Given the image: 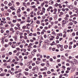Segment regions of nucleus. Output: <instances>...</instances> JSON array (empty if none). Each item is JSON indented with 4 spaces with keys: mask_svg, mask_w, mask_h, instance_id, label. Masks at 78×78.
<instances>
[{
    "mask_svg": "<svg viewBox=\"0 0 78 78\" xmlns=\"http://www.w3.org/2000/svg\"><path fill=\"white\" fill-rule=\"evenodd\" d=\"M66 23H67V22L64 20H63V21H62V27H63V26H64V25H65V24H66Z\"/></svg>",
    "mask_w": 78,
    "mask_h": 78,
    "instance_id": "nucleus-1",
    "label": "nucleus"
},
{
    "mask_svg": "<svg viewBox=\"0 0 78 78\" xmlns=\"http://www.w3.org/2000/svg\"><path fill=\"white\" fill-rule=\"evenodd\" d=\"M48 39H50V38H51V37H53V38H54L53 37V36H51V34H49L48 35Z\"/></svg>",
    "mask_w": 78,
    "mask_h": 78,
    "instance_id": "nucleus-2",
    "label": "nucleus"
},
{
    "mask_svg": "<svg viewBox=\"0 0 78 78\" xmlns=\"http://www.w3.org/2000/svg\"><path fill=\"white\" fill-rule=\"evenodd\" d=\"M48 3L49 5H53L54 3V2L52 1H50L48 2Z\"/></svg>",
    "mask_w": 78,
    "mask_h": 78,
    "instance_id": "nucleus-3",
    "label": "nucleus"
},
{
    "mask_svg": "<svg viewBox=\"0 0 78 78\" xmlns=\"http://www.w3.org/2000/svg\"><path fill=\"white\" fill-rule=\"evenodd\" d=\"M69 8L70 9H73V6L72 5H69Z\"/></svg>",
    "mask_w": 78,
    "mask_h": 78,
    "instance_id": "nucleus-4",
    "label": "nucleus"
},
{
    "mask_svg": "<svg viewBox=\"0 0 78 78\" xmlns=\"http://www.w3.org/2000/svg\"><path fill=\"white\" fill-rule=\"evenodd\" d=\"M36 23L37 24H40L41 23V22L39 20H37L36 21Z\"/></svg>",
    "mask_w": 78,
    "mask_h": 78,
    "instance_id": "nucleus-5",
    "label": "nucleus"
},
{
    "mask_svg": "<svg viewBox=\"0 0 78 78\" xmlns=\"http://www.w3.org/2000/svg\"><path fill=\"white\" fill-rule=\"evenodd\" d=\"M2 41H1V43L2 44H4L5 43V42L4 41V38H2L1 39Z\"/></svg>",
    "mask_w": 78,
    "mask_h": 78,
    "instance_id": "nucleus-6",
    "label": "nucleus"
},
{
    "mask_svg": "<svg viewBox=\"0 0 78 78\" xmlns=\"http://www.w3.org/2000/svg\"><path fill=\"white\" fill-rule=\"evenodd\" d=\"M42 12L43 11V12H44V13H45V9L44 8V7H43L42 8Z\"/></svg>",
    "mask_w": 78,
    "mask_h": 78,
    "instance_id": "nucleus-7",
    "label": "nucleus"
},
{
    "mask_svg": "<svg viewBox=\"0 0 78 78\" xmlns=\"http://www.w3.org/2000/svg\"><path fill=\"white\" fill-rule=\"evenodd\" d=\"M20 12H21V10H20V9H18L17 10V13L19 12V13H20Z\"/></svg>",
    "mask_w": 78,
    "mask_h": 78,
    "instance_id": "nucleus-8",
    "label": "nucleus"
},
{
    "mask_svg": "<svg viewBox=\"0 0 78 78\" xmlns=\"http://www.w3.org/2000/svg\"><path fill=\"white\" fill-rule=\"evenodd\" d=\"M46 46H43L42 47L43 49L44 50H46Z\"/></svg>",
    "mask_w": 78,
    "mask_h": 78,
    "instance_id": "nucleus-9",
    "label": "nucleus"
},
{
    "mask_svg": "<svg viewBox=\"0 0 78 78\" xmlns=\"http://www.w3.org/2000/svg\"><path fill=\"white\" fill-rule=\"evenodd\" d=\"M43 75H44V76H47V75L46 74V73L45 72H43Z\"/></svg>",
    "mask_w": 78,
    "mask_h": 78,
    "instance_id": "nucleus-10",
    "label": "nucleus"
},
{
    "mask_svg": "<svg viewBox=\"0 0 78 78\" xmlns=\"http://www.w3.org/2000/svg\"><path fill=\"white\" fill-rule=\"evenodd\" d=\"M69 26H71L72 25H73V23L72 22H70L69 23Z\"/></svg>",
    "mask_w": 78,
    "mask_h": 78,
    "instance_id": "nucleus-11",
    "label": "nucleus"
},
{
    "mask_svg": "<svg viewBox=\"0 0 78 78\" xmlns=\"http://www.w3.org/2000/svg\"><path fill=\"white\" fill-rule=\"evenodd\" d=\"M58 35L59 36H61V37H62V34H58Z\"/></svg>",
    "mask_w": 78,
    "mask_h": 78,
    "instance_id": "nucleus-12",
    "label": "nucleus"
},
{
    "mask_svg": "<svg viewBox=\"0 0 78 78\" xmlns=\"http://www.w3.org/2000/svg\"><path fill=\"white\" fill-rule=\"evenodd\" d=\"M53 37L54 38H53V37H51V38L49 39V40L50 41H53V39H55V37Z\"/></svg>",
    "mask_w": 78,
    "mask_h": 78,
    "instance_id": "nucleus-13",
    "label": "nucleus"
},
{
    "mask_svg": "<svg viewBox=\"0 0 78 78\" xmlns=\"http://www.w3.org/2000/svg\"><path fill=\"white\" fill-rule=\"evenodd\" d=\"M26 22L28 23H30V22H31V20H27Z\"/></svg>",
    "mask_w": 78,
    "mask_h": 78,
    "instance_id": "nucleus-14",
    "label": "nucleus"
},
{
    "mask_svg": "<svg viewBox=\"0 0 78 78\" xmlns=\"http://www.w3.org/2000/svg\"><path fill=\"white\" fill-rule=\"evenodd\" d=\"M2 20L4 22H6V19H5V18H2Z\"/></svg>",
    "mask_w": 78,
    "mask_h": 78,
    "instance_id": "nucleus-15",
    "label": "nucleus"
},
{
    "mask_svg": "<svg viewBox=\"0 0 78 78\" xmlns=\"http://www.w3.org/2000/svg\"><path fill=\"white\" fill-rule=\"evenodd\" d=\"M1 23H3L4 24H5V23H6V22L5 21V22H4L3 20H2L1 21Z\"/></svg>",
    "mask_w": 78,
    "mask_h": 78,
    "instance_id": "nucleus-16",
    "label": "nucleus"
},
{
    "mask_svg": "<svg viewBox=\"0 0 78 78\" xmlns=\"http://www.w3.org/2000/svg\"><path fill=\"white\" fill-rule=\"evenodd\" d=\"M67 47H68V45H65L64 46V48H65L66 49L67 48Z\"/></svg>",
    "mask_w": 78,
    "mask_h": 78,
    "instance_id": "nucleus-17",
    "label": "nucleus"
},
{
    "mask_svg": "<svg viewBox=\"0 0 78 78\" xmlns=\"http://www.w3.org/2000/svg\"><path fill=\"white\" fill-rule=\"evenodd\" d=\"M31 54L33 56H34L35 55V53L33 52V51H32L31 53Z\"/></svg>",
    "mask_w": 78,
    "mask_h": 78,
    "instance_id": "nucleus-18",
    "label": "nucleus"
},
{
    "mask_svg": "<svg viewBox=\"0 0 78 78\" xmlns=\"http://www.w3.org/2000/svg\"><path fill=\"white\" fill-rule=\"evenodd\" d=\"M55 41H54L52 42V44H50V45H51L52 46V45H55Z\"/></svg>",
    "mask_w": 78,
    "mask_h": 78,
    "instance_id": "nucleus-19",
    "label": "nucleus"
},
{
    "mask_svg": "<svg viewBox=\"0 0 78 78\" xmlns=\"http://www.w3.org/2000/svg\"><path fill=\"white\" fill-rule=\"evenodd\" d=\"M9 46V45L7 44H5L4 45V47L5 48H6L7 47H8Z\"/></svg>",
    "mask_w": 78,
    "mask_h": 78,
    "instance_id": "nucleus-20",
    "label": "nucleus"
},
{
    "mask_svg": "<svg viewBox=\"0 0 78 78\" xmlns=\"http://www.w3.org/2000/svg\"><path fill=\"white\" fill-rule=\"evenodd\" d=\"M45 65V64L44 63H42L41 64V65L42 67H44V66Z\"/></svg>",
    "mask_w": 78,
    "mask_h": 78,
    "instance_id": "nucleus-21",
    "label": "nucleus"
},
{
    "mask_svg": "<svg viewBox=\"0 0 78 78\" xmlns=\"http://www.w3.org/2000/svg\"><path fill=\"white\" fill-rule=\"evenodd\" d=\"M36 2H37V5H39V4H40V2H39V0H38Z\"/></svg>",
    "mask_w": 78,
    "mask_h": 78,
    "instance_id": "nucleus-22",
    "label": "nucleus"
},
{
    "mask_svg": "<svg viewBox=\"0 0 78 78\" xmlns=\"http://www.w3.org/2000/svg\"><path fill=\"white\" fill-rule=\"evenodd\" d=\"M5 42H7L8 41V39L7 38H5L4 40Z\"/></svg>",
    "mask_w": 78,
    "mask_h": 78,
    "instance_id": "nucleus-23",
    "label": "nucleus"
},
{
    "mask_svg": "<svg viewBox=\"0 0 78 78\" xmlns=\"http://www.w3.org/2000/svg\"><path fill=\"white\" fill-rule=\"evenodd\" d=\"M23 14H25V16H27L26 14H27V12L26 11H24V12H23Z\"/></svg>",
    "mask_w": 78,
    "mask_h": 78,
    "instance_id": "nucleus-24",
    "label": "nucleus"
},
{
    "mask_svg": "<svg viewBox=\"0 0 78 78\" xmlns=\"http://www.w3.org/2000/svg\"><path fill=\"white\" fill-rule=\"evenodd\" d=\"M12 47L13 48H15V47H16V45H15V44H12Z\"/></svg>",
    "mask_w": 78,
    "mask_h": 78,
    "instance_id": "nucleus-25",
    "label": "nucleus"
},
{
    "mask_svg": "<svg viewBox=\"0 0 78 78\" xmlns=\"http://www.w3.org/2000/svg\"><path fill=\"white\" fill-rule=\"evenodd\" d=\"M17 50L18 51H20V48H16Z\"/></svg>",
    "mask_w": 78,
    "mask_h": 78,
    "instance_id": "nucleus-26",
    "label": "nucleus"
},
{
    "mask_svg": "<svg viewBox=\"0 0 78 78\" xmlns=\"http://www.w3.org/2000/svg\"><path fill=\"white\" fill-rule=\"evenodd\" d=\"M24 74L25 75H28L29 73L28 72H25L24 73Z\"/></svg>",
    "mask_w": 78,
    "mask_h": 78,
    "instance_id": "nucleus-27",
    "label": "nucleus"
},
{
    "mask_svg": "<svg viewBox=\"0 0 78 78\" xmlns=\"http://www.w3.org/2000/svg\"><path fill=\"white\" fill-rule=\"evenodd\" d=\"M77 4V2L76 1H75L74 2V5L75 6H76Z\"/></svg>",
    "mask_w": 78,
    "mask_h": 78,
    "instance_id": "nucleus-28",
    "label": "nucleus"
},
{
    "mask_svg": "<svg viewBox=\"0 0 78 78\" xmlns=\"http://www.w3.org/2000/svg\"><path fill=\"white\" fill-rule=\"evenodd\" d=\"M55 6H56V7H58V3H56L55 5Z\"/></svg>",
    "mask_w": 78,
    "mask_h": 78,
    "instance_id": "nucleus-29",
    "label": "nucleus"
},
{
    "mask_svg": "<svg viewBox=\"0 0 78 78\" xmlns=\"http://www.w3.org/2000/svg\"><path fill=\"white\" fill-rule=\"evenodd\" d=\"M45 70V68H42L40 69V71H44V70Z\"/></svg>",
    "mask_w": 78,
    "mask_h": 78,
    "instance_id": "nucleus-30",
    "label": "nucleus"
},
{
    "mask_svg": "<svg viewBox=\"0 0 78 78\" xmlns=\"http://www.w3.org/2000/svg\"><path fill=\"white\" fill-rule=\"evenodd\" d=\"M0 76H5V74H0Z\"/></svg>",
    "mask_w": 78,
    "mask_h": 78,
    "instance_id": "nucleus-31",
    "label": "nucleus"
},
{
    "mask_svg": "<svg viewBox=\"0 0 78 78\" xmlns=\"http://www.w3.org/2000/svg\"><path fill=\"white\" fill-rule=\"evenodd\" d=\"M38 9L40 10V9H42V8L41 7V6H38Z\"/></svg>",
    "mask_w": 78,
    "mask_h": 78,
    "instance_id": "nucleus-32",
    "label": "nucleus"
},
{
    "mask_svg": "<svg viewBox=\"0 0 78 78\" xmlns=\"http://www.w3.org/2000/svg\"><path fill=\"white\" fill-rule=\"evenodd\" d=\"M36 63L37 64H39V61H36Z\"/></svg>",
    "mask_w": 78,
    "mask_h": 78,
    "instance_id": "nucleus-33",
    "label": "nucleus"
},
{
    "mask_svg": "<svg viewBox=\"0 0 78 78\" xmlns=\"http://www.w3.org/2000/svg\"><path fill=\"white\" fill-rule=\"evenodd\" d=\"M16 3L17 5V6H19V5H20V3L19 2H17Z\"/></svg>",
    "mask_w": 78,
    "mask_h": 78,
    "instance_id": "nucleus-34",
    "label": "nucleus"
},
{
    "mask_svg": "<svg viewBox=\"0 0 78 78\" xmlns=\"http://www.w3.org/2000/svg\"><path fill=\"white\" fill-rule=\"evenodd\" d=\"M24 22H25V21H22L20 22V23L22 24V23H24Z\"/></svg>",
    "mask_w": 78,
    "mask_h": 78,
    "instance_id": "nucleus-35",
    "label": "nucleus"
},
{
    "mask_svg": "<svg viewBox=\"0 0 78 78\" xmlns=\"http://www.w3.org/2000/svg\"><path fill=\"white\" fill-rule=\"evenodd\" d=\"M16 26H17V27H18V28H20V24H17L16 25Z\"/></svg>",
    "mask_w": 78,
    "mask_h": 78,
    "instance_id": "nucleus-36",
    "label": "nucleus"
},
{
    "mask_svg": "<svg viewBox=\"0 0 78 78\" xmlns=\"http://www.w3.org/2000/svg\"><path fill=\"white\" fill-rule=\"evenodd\" d=\"M20 48H23V44H21L20 45Z\"/></svg>",
    "mask_w": 78,
    "mask_h": 78,
    "instance_id": "nucleus-37",
    "label": "nucleus"
},
{
    "mask_svg": "<svg viewBox=\"0 0 78 78\" xmlns=\"http://www.w3.org/2000/svg\"><path fill=\"white\" fill-rule=\"evenodd\" d=\"M8 5L9 6H10L12 5V3H11V2H9L8 4Z\"/></svg>",
    "mask_w": 78,
    "mask_h": 78,
    "instance_id": "nucleus-38",
    "label": "nucleus"
},
{
    "mask_svg": "<svg viewBox=\"0 0 78 78\" xmlns=\"http://www.w3.org/2000/svg\"><path fill=\"white\" fill-rule=\"evenodd\" d=\"M41 25H42V26H43V27H44V26H45V23H41Z\"/></svg>",
    "mask_w": 78,
    "mask_h": 78,
    "instance_id": "nucleus-39",
    "label": "nucleus"
},
{
    "mask_svg": "<svg viewBox=\"0 0 78 78\" xmlns=\"http://www.w3.org/2000/svg\"><path fill=\"white\" fill-rule=\"evenodd\" d=\"M60 50V51H63V50H64V48H63V47H62L61 48Z\"/></svg>",
    "mask_w": 78,
    "mask_h": 78,
    "instance_id": "nucleus-40",
    "label": "nucleus"
},
{
    "mask_svg": "<svg viewBox=\"0 0 78 78\" xmlns=\"http://www.w3.org/2000/svg\"><path fill=\"white\" fill-rule=\"evenodd\" d=\"M4 3L5 4V5H7V4H8V2L7 1H5L4 2Z\"/></svg>",
    "mask_w": 78,
    "mask_h": 78,
    "instance_id": "nucleus-41",
    "label": "nucleus"
},
{
    "mask_svg": "<svg viewBox=\"0 0 78 78\" xmlns=\"http://www.w3.org/2000/svg\"><path fill=\"white\" fill-rule=\"evenodd\" d=\"M16 20H12V22H13V23H16Z\"/></svg>",
    "mask_w": 78,
    "mask_h": 78,
    "instance_id": "nucleus-42",
    "label": "nucleus"
},
{
    "mask_svg": "<svg viewBox=\"0 0 78 78\" xmlns=\"http://www.w3.org/2000/svg\"><path fill=\"white\" fill-rule=\"evenodd\" d=\"M26 27H27V26H23V27L22 28H23V29L24 30V29H25V28H26Z\"/></svg>",
    "mask_w": 78,
    "mask_h": 78,
    "instance_id": "nucleus-43",
    "label": "nucleus"
},
{
    "mask_svg": "<svg viewBox=\"0 0 78 78\" xmlns=\"http://www.w3.org/2000/svg\"><path fill=\"white\" fill-rule=\"evenodd\" d=\"M28 54H29V53L28 52H27L25 54V55L26 56H27L28 55Z\"/></svg>",
    "mask_w": 78,
    "mask_h": 78,
    "instance_id": "nucleus-44",
    "label": "nucleus"
},
{
    "mask_svg": "<svg viewBox=\"0 0 78 78\" xmlns=\"http://www.w3.org/2000/svg\"><path fill=\"white\" fill-rule=\"evenodd\" d=\"M7 19L8 20H10L11 18H10V17H7Z\"/></svg>",
    "mask_w": 78,
    "mask_h": 78,
    "instance_id": "nucleus-45",
    "label": "nucleus"
},
{
    "mask_svg": "<svg viewBox=\"0 0 78 78\" xmlns=\"http://www.w3.org/2000/svg\"><path fill=\"white\" fill-rule=\"evenodd\" d=\"M72 35L73 36H75V32L72 33Z\"/></svg>",
    "mask_w": 78,
    "mask_h": 78,
    "instance_id": "nucleus-46",
    "label": "nucleus"
},
{
    "mask_svg": "<svg viewBox=\"0 0 78 78\" xmlns=\"http://www.w3.org/2000/svg\"><path fill=\"white\" fill-rule=\"evenodd\" d=\"M28 68L29 69H32V66H29Z\"/></svg>",
    "mask_w": 78,
    "mask_h": 78,
    "instance_id": "nucleus-47",
    "label": "nucleus"
},
{
    "mask_svg": "<svg viewBox=\"0 0 78 78\" xmlns=\"http://www.w3.org/2000/svg\"><path fill=\"white\" fill-rule=\"evenodd\" d=\"M75 10H76V13H77V14H78V9H75Z\"/></svg>",
    "mask_w": 78,
    "mask_h": 78,
    "instance_id": "nucleus-48",
    "label": "nucleus"
},
{
    "mask_svg": "<svg viewBox=\"0 0 78 78\" xmlns=\"http://www.w3.org/2000/svg\"><path fill=\"white\" fill-rule=\"evenodd\" d=\"M14 26V24L12 23L10 24V27H13Z\"/></svg>",
    "mask_w": 78,
    "mask_h": 78,
    "instance_id": "nucleus-49",
    "label": "nucleus"
},
{
    "mask_svg": "<svg viewBox=\"0 0 78 78\" xmlns=\"http://www.w3.org/2000/svg\"><path fill=\"white\" fill-rule=\"evenodd\" d=\"M8 12H11V10L10 9H8Z\"/></svg>",
    "mask_w": 78,
    "mask_h": 78,
    "instance_id": "nucleus-50",
    "label": "nucleus"
},
{
    "mask_svg": "<svg viewBox=\"0 0 78 78\" xmlns=\"http://www.w3.org/2000/svg\"><path fill=\"white\" fill-rule=\"evenodd\" d=\"M69 14L70 15H72V12L71 11H69Z\"/></svg>",
    "mask_w": 78,
    "mask_h": 78,
    "instance_id": "nucleus-51",
    "label": "nucleus"
},
{
    "mask_svg": "<svg viewBox=\"0 0 78 78\" xmlns=\"http://www.w3.org/2000/svg\"><path fill=\"white\" fill-rule=\"evenodd\" d=\"M37 15H39L40 14V11H38L37 12Z\"/></svg>",
    "mask_w": 78,
    "mask_h": 78,
    "instance_id": "nucleus-52",
    "label": "nucleus"
},
{
    "mask_svg": "<svg viewBox=\"0 0 78 78\" xmlns=\"http://www.w3.org/2000/svg\"><path fill=\"white\" fill-rule=\"evenodd\" d=\"M1 10L2 11H4L5 9H4V8H2L1 9Z\"/></svg>",
    "mask_w": 78,
    "mask_h": 78,
    "instance_id": "nucleus-53",
    "label": "nucleus"
},
{
    "mask_svg": "<svg viewBox=\"0 0 78 78\" xmlns=\"http://www.w3.org/2000/svg\"><path fill=\"white\" fill-rule=\"evenodd\" d=\"M22 19L23 20H25V17L24 16L22 17Z\"/></svg>",
    "mask_w": 78,
    "mask_h": 78,
    "instance_id": "nucleus-54",
    "label": "nucleus"
},
{
    "mask_svg": "<svg viewBox=\"0 0 78 78\" xmlns=\"http://www.w3.org/2000/svg\"><path fill=\"white\" fill-rule=\"evenodd\" d=\"M64 19L66 21H67V20H68V18L67 17H65Z\"/></svg>",
    "mask_w": 78,
    "mask_h": 78,
    "instance_id": "nucleus-55",
    "label": "nucleus"
},
{
    "mask_svg": "<svg viewBox=\"0 0 78 78\" xmlns=\"http://www.w3.org/2000/svg\"><path fill=\"white\" fill-rule=\"evenodd\" d=\"M29 36H33V33H30V34H29Z\"/></svg>",
    "mask_w": 78,
    "mask_h": 78,
    "instance_id": "nucleus-56",
    "label": "nucleus"
},
{
    "mask_svg": "<svg viewBox=\"0 0 78 78\" xmlns=\"http://www.w3.org/2000/svg\"><path fill=\"white\" fill-rule=\"evenodd\" d=\"M5 28H8V27H9L8 25L6 24V25H5Z\"/></svg>",
    "mask_w": 78,
    "mask_h": 78,
    "instance_id": "nucleus-57",
    "label": "nucleus"
},
{
    "mask_svg": "<svg viewBox=\"0 0 78 78\" xmlns=\"http://www.w3.org/2000/svg\"><path fill=\"white\" fill-rule=\"evenodd\" d=\"M1 33H4V31H3V30L2 29L1 30Z\"/></svg>",
    "mask_w": 78,
    "mask_h": 78,
    "instance_id": "nucleus-58",
    "label": "nucleus"
},
{
    "mask_svg": "<svg viewBox=\"0 0 78 78\" xmlns=\"http://www.w3.org/2000/svg\"><path fill=\"white\" fill-rule=\"evenodd\" d=\"M62 11H66V9H65L62 8Z\"/></svg>",
    "mask_w": 78,
    "mask_h": 78,
    "instance_id": "nucleus-59",
    "label": "nucleus"
},
{
    "mask_svg": "<svg viewBox=\"0 0 78 78\" xmlns=\"http://www.w3.org/2000/svg\"><path fill=\"white\" fill-rule=\"evenodd\" d=\"M44 29L47 30H48V27H45L44 28Z\"/></svg>",
    "mask_w": 78,
    "mask_h": 78,
    "instance_id": "nucleus-60",
    "label": "nucleus"
},
{
    "mask_svg": "<svg viewBox=\"0 0 78 78\" xmlns=\"http://www.w3.org/2000/svg\"><path fill=\"white\" fill-rule=\"evenodd\" d=\"M4 8L5 9H8V6H5Z\"/></svg>",
    "mask_w": 78,
    "mask_h": 78,
    "instance_id": "nucleus-61",
    "label": "nucleus"
},
{
    "mask_svg": "<svg viewBox=\"0 0 78 78\" xmlns=\"http://www.w3.org/2000/svg\"><path fill=\"white\" fill-rule=\"evenodd\" d=\"M33 47L35 48H37V45H35L33 46Z\"/></svg>",
    "mask_w": 78,
    "mask_h": 78,
    "instance_id": "nucleus-62",
    "label": "nucleus"
},
{
    "mask_svg": "<svg viewBox=\"0 0 78 78\" xmlns=\"http://www.w3.org/2000/svg\"><path fill=\"white\" fill-rule=\"evenodd\" d=\"M4 6V4L3 3H2L1 4V6H2V7H3V6Z\"/></svg>",
    "mask_w": 78,
    "mask_h": 78,
    "instance_id": "nucleus-63",
    "label": "nucleus"
},
{
    "mask_svg": "<svg viewBox=\"0 0 78 78\" xmlns=\"http://www.w3.org/2000/svg\"><path fill=\"white\" fill-rule=\"evenodd\" d=\"M72 19L71 18H69V22H71L72 21Z\"/></svg>",
    "mask_w": 78,
    "mask_h": 78,
    "instance_id": "nucleus-64",
    "label": "nucleus"
}]
</instances>
